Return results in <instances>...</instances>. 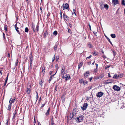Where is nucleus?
<instances>
[{
	"label": "nucleus",
	"instance_id": "nucleus-1",
	"mask_svg": "<svg viewBox=\"0 0 125 125\" xmlns=\"http://www.w3.org/2000/svg\"><path fill=\"white\" fill-rule=\"evenodd\" d=\"M84 117L82 115H81L79 116V117H77L75 118L77 122L79 123L80 122H82L83 120Z\"/></svg>",
	"mask_w": 125,
	"mask_h": 125
},
{
	"label": "nucleus",
	"instance_id": "nucleus-2",
	"mask_svg": "<svg viewBox=\"0 0 125 125\" xmlns=\"http://www.w3.org/2000/svg\"><path fill=\"white\" fill-rule=\"evenodd\" d=\"M61 74L63 76L64 74L66 73L65 72V68L64 65H63L62 67V70H61Z\"/></svg>",
	"mask_w": 125,
	"mask_h": 125
},
{
	"label": "nucleus",
	"instance_id": "nucleus-3",
	"mask_svg": "<svg viewBox=\"0 0 125 125\" xmlns=\"http://www.w3.org/2000/svg\"><path fill=\"white\" fill-rule=\"evenodd\" d=\"M88 104L87 103H85L83 104V106L81 107V108L82 110L84 111L86 110L87 108Z\"/></svg>",
	"mask_w": 125,
	"mask_h": 125
},
{
	"label": "nucleus",
	"instance_id": "nucleus-4",
	"mask_svg": "<svg viewBox=\"0 0 125 125\" xmlns=\"http://www.w3.org/2000/svg\"><path fill=\"white\" fill-rule=\"evenodd\" d=\"M113 88L115 91H118L120 90V88L116 85H114L113 86Z\"/></svg>",
	"mask_w": 125,
	"mask_h": 125
},
{
	"label": "nucleus",
	"instance_id": "nucleus-5",
	"mask_svg": "<svg viewBox=\"0 0 125 125\" xmlns=\"http://www.w3.org/2000/svg\"><path fill=\"white\" fill-rule=\"evenodd\" d=\"M100 8L102 10L104 9V2H100Z\"/></svg>",
	"mask_w": 125,
	"mask_h": 125
},
{
	"label": "nucleus",
	"instance_id": "nucleus-6",
	"mask_svg": "<svg viewBox=\"0 0 125 125\" xmlns=\"http://www.w3.org/2000/svg\"><path fill=\"white\" fill-rule=\"evenodd\" d=\"M16 100V98L14 97L13 99L11 98H10L9 101V103L10 104H12V103H14L15 101Z\"/></svg>",
	"mask_w": 125,
	"mask_h": 125
},
{
	"label": "nucleus",
	"instance_id": "nucleus-7",
	"mask_svg": "<svg viewBox=\"0 0 125 125\" xmlns=\"http://www.w3.org/2000/svg\"><path fill=\"white\" fill-rule=\"evenodd\" d=\"M104 93L102 92H98L96 94V96L98 97H100L102 96L103 95Z\"/></svg>",
	"mask_w": 125,
	"mask_h": 125
},
{
	"label": "nucleus",
	"instance_id": "nucleus-8",
	"mask_svg": "<svg viewBox=\"0 0 125 125\" xmlns=\"http://www.w3.org/2000/svg\"><path fill=\"white\" fill-rule=\"evenodd\" d=\"M112 4L114 5H115L118 4V0H112Z\"/></svg>",
	"mask_w": 125,
	"mask_h": 125
},
{
	"label": "nucleus",
	"instance_id": "nucleus-9",
	"mask_svg": "<svg viewBox=\"0 0 125 125\" xmlns=\"http://www.w3.org/2000/svg\"><path fill=\"white\" fill-rule=\"evenodd\" d=\"M63 17L65 20H66V21H67L69 20V17L67 16L65 14H63Z\"/></svg>",
	"mask_w": 125,
	"mask_h": 125
},
{
	"label": "nucleus",
	"instance_id": "nucleus-10",
	"mask_svg": "<svg viewBox=\"0 0 125 125\" xmlns=\"http://www.w3.org/2000/svg\"><path fill=\"white\" fill-rule=\"evenodd\" d=\"M70 78V76L68 74L66 75L64 77L66 81L69 80Z\"/></svg>",
	"mask_w": 125,
	"mask_h": 125
},
{
	"label": "nucleus",
	"instance_id": "nucleus-11",
	"mask_svg": "<svg viewBox=\"0 0 125 125\" xmlns=\"http://www.w3.org/2000/svg\"><path fill=\"white\" fill-rule=\"evenodd\" d=\"M17 24L18 25H20V23H17L15 25V29L16 30V31H17V32H18V33L19 34L20 33L19 32V30H18V28H18L17 26Z\"/></svg>",
	"mask_w": 125,
	"mask_h": 125
},
{
	"label": "nucleus",
	"instance_id": "nucleus-12",
	"mask_svg": "<svg viewBox=\"0 0 125 125\" xmlns=\"http://www.w3.org/2000/svg\"><path fill=\"white\" fill-rule=\"evenodd\" d=\"M50 107H49L48 108V110L45 113V115L46 116H47L49 115V113L50 112Z\"/></svg>",
	"mask_w": 125,
	"mask_h": 125
},
{
	"label": "nucleus",
	"instance_id": "nucleus-13",
	"mask_svg": "<svg viewBox=\"0 0 125 125\" xmlns=\"http://www.w3.org/2000/svg\"><path fill=\"white\" fill-rule=\"evenodd\" d=\"M89 75V72L88 71L87 72L84 74V76L85 77H87Z\"/></svg>",
	"mask_w": 125,
	"mask_h": 125
},
{
	"label": "nucleus",
	"instance_id": "nucleus-14",
	"mask_svg": "<svg viewBox=\"0 0 125 125\" xmlns=\"http://www.w3.org/2000/svg\"><path fill=\"white\" fill-rule=\"evenodd\" d=\"M88 83L87 81H86L84 80L83 83V85H85L86 84H88Z\"/></svg>",
	"mask_w": 125,
	"mask_h": 125
},
{
	"label": "nucleus",
	"instance_id": "nucleus-15",
	"mask_svg": "<svg viewBox=\"0 0 125 125\" xmlns=\"http://www.w3.org/2000/svg\"><path fill=\"white\" fill-rule=\"evenodd\" d=\"M30 59V62H32L33 60V56L32 55H31L29 57Z\"/></svg>",
	"mask_w": 125,
	"mask_h": 125
},
{
	"label": "nucleus",
	"instance_id": "nucleus-16",
	"mask_svg": "<svg viewBox=\"0 0 125 125\" xmlns=\"http://www.w3.org/2000/svg\"><path fill=\"white\" fill-rule=\"evenodd\" d=\"M30 86V87L29 88H27V90L26 91V92L28 94H30L31 92Z\"/></svg>",
	"mask_w": 125,
	"mask_h": 125
},
{
	"label": "nucleus",
	"instance_id": "nucleus-17",
	"mask_svg": "<svg viewBox=\"0 0 125 125\" xmlns=\"http://www.w3.org/2000/svg\"><path fill=\"white\" fill-rule=\"evenodd\" d=\"M11 104H10L8 105L7 109L8 110H10L11 109Z\"/></svg>",
	"mask_w": 125,
	"mask_h": 125
},
{
	"label": "nucleus",
	"instance_id": "nucleus-18",
	"mask_svg": "<svg viewBox=\"0 0 125 125\" xmlns=\"http://www.w3.org/2000/svg\"><path fill=\"white\" fill-rule=\"evenodd\" d=\"M104 7L106 9V10H107L109 8V6L107 4H106L104 5Z\"/></svg>",
	"mask_w": 125,
	"mask_h": 125
},
{
	"label": "nucleus",
	"instance_id": "nucleus-19",
	"mask_svg": "<svg viewBox=\"0 0 125 125\" xmlns=\"http://www.w3.org/2000/svg\"><path fill=\"white\" fill-rule=\"evenodd\" d=\"M72 114L74 116H75L76 114V111L75 110H73Z\"/></svg>",
	"mask_w": 125,
	"mask_h": 125
},
{
	"label": "nucleus",
	"instance_id": "nucleus-20",
	"mask_svg": "<svg viewBox=\"0 0 125 125\" xmlns=\"http://www.w3.org/2000/svg\"><path fill=\"white\" fill-rule=\"evenodd\" d=\"M119 77V76H117V74H115L114 75L113 78L115 79H117Z\"/></svg>",
	"mask_w": 125,
	"mask_h": 125
},
{
	"label": "nucleus",
	"instance_id": "nucleus-21",
	"mask_svg": "<svg viewBox=\"0 0 125 125\" xmlns=\"http://www.w3.org/2000/svg\"><path fill=\"white\" fill-rule=\"evenodd\" d=\"M69 7L68 4L67 3H66L65 5L64 8L66 9H67Z\"/></svg>",
	"mask_w": 125,
	"mask_h": 125
},
{
	"label": "nucleus",
	"instance_id": "nucleus-22",
	"mask_svg": "<svg viewBox=\"0 0 125 125\" xmlns=\"http://www.w3.org/2000/svg\"><path fill=\"white\" fill-rule=\"evenodd\" d=\"M104 76V75L103 74H102L99 76V77L98 78V79H101Z\"/></svg>",
	"mask_w": 125,
	"mask_h": 125
},
{
	"label": "nucleus",
	"instance_id": "nucleus-23",
	"mask_svg": "<svg viewBox=\"0 0 125 125\" xmlns=\"http://www.w3.org/2000/svg\"><path fill=\"white\" fill-rule=\"evenodd\" d=\"M111 36L112 38H115L116 36L114 34H111Z\"/></svg>",
	"mask_w": 125,
	"mask_h": 125
},
{
	"label": "nucleus",
	"instance_id": "nucleus-24",
	"mask_svg": "<svg viewBox=\"0 0 125 125\" xmlns=\"http://www.w3.org/2000/svg\"><path fill=\"white\" fill-rule=\"evenodd\" d=\"M83 64V63H82V62H81L78 65V69H80V68L82 66V65Z\"/></svg>",
	"mask_w": 125,
	"mask_h": 125
},
{
	"label": "nucleus",
	"instance_id": "nucleus-25",
	"mask_svg": "<svg viewBox=\"0 0 125 125\" xmlns=\"http://www.w3.org/2000/svg\"><path fill=\"white\" fill-rule=\"evenodd\" d=\"M39 84L41 85V87H42V85L43 84V82L42 80H41L39 81Z\"/></svg>",
	"mask_w": 125,
	"mask_h": 125
},
{
	"label": "nucleus",
	"instance_id": "nucleus-26",
	"mask_svg": "<svg viewBox=\"0 0 125 125\" xmlns=\"http://www.w3.org/2000/svg\"><path fill=\"white\" fill-rule=\"evenodd\" d=\"M112 81H110L108 82H107L106 81H104V83L105 84H109L111 82H112Z\"/></svg>",
	"mask_w": 125,
	"mask_h": 125
},
{
	"label": "nucleus",
	"instance_id": "nucleus-27",
	"mask_svg": "<svg viewBox=\"0 0 125 125\" xmlns=\"http://www.w3.org/2000/svg\"><path fill=\"white\" fill-rule=\"evenodd\" d=\"M84 80L83 79H79V82L81 83H83Z\"/></svg>",
	"mask_w": 125,
	"mask_h": 125
},
{
	"label": "nucleus",
	"instance_id": "nucleus-28",
	"mask_svg": "<svg viewBox=\"0 0 125 125\" xmlns=\"http://www.w3.org/2000/svg\"><path fill=\"white\" fill-rule=\"evenodd\" d=\"M53 33V34L54 35L56 36L57 35V31H55Z\"/></svg>",
	"mask_w": 125,
	"mask_h": 125
},
{
	"label": "nucleus",
	"instance_id": "nucleus-29",
	"mask_svg": "<svg viewBox=\"0 0 125 125\" xmlns=\"http://www.w3.org/2000/svg\"><path fill=\"white\" fill-rule=\"evenodd\" d=\"M25 31L26 32H27L28 31V29L27 27H26L25 28Z\"/></svg>",
	"mask_w": 125,
	"mask_h": 125
},
{
	"label": "nucleus",
	"instance_id": "nucleus-30",
	"mask_svg": "<svg viewBox=\"0 0 125 125\" xmlns=\"http://www.w3.org/2000/svg\"><path fill=\"white\" fill-rule=\"evenodd\" d=\"M4 30L6 31H7V25H4Z\"/></svg>",
	"mask_w": 125,
	"mask_h": 125
},
{
	"label": "nucleus",
	"instance_id": "nucleus-31",
	"mask_svg": "<svg viewBox=\"0 0 125 125\" xmlns=\"http://www.w3.org/2000/svg\"><path fill=\"white\" fill-rule=\"evenodd\" d=\"M51 121H52V125H54V121L53 119L52 118L51 119Z\"/></svg>",
	"mask_w": 125,
	"mask_h": 125
},
{
	"label": "nucleus",
	"instance_id": "nucleus-32",
	"mask_svg": "<svg viewBox=\"0 0 125 125\" xmlns=\"http://www.w3.org/2000/svg\"><path fill=\"white\" fill-rule=\"evenodd\" d=\"M125 1L124 0H122V1L121 2V4L122 5H125Z\"/></svg>",
	"mask_w": 125,
	"mask_h": 125
},
{
	"label": "nucleus",
	"instance_id": "nucleus-33",
	"mask_svg": "<svg viewBox=\"0 0 125 125\" xmlns=\"http://www.w3.org/2000/svg\"><path fill=\"white\" fill-rule=\"evenodd\" d=\"M74 116L72 115V114L71 113L70 115V117L71 118H72Z\"/></svg>",
	"mask_w": 125,
	"mask_h": 125
},
{
	"label": "nucleus",
	"instance_id": "nucleus-34",
	"mask_svg": "<svg viewBox=\"0 0 125 125\" xmlns=\"http://www.w3.org/2000/svg\"><path fill=\"white\" fill-rule=\"evenodd\" d=\"M36 29L37 31H39V26L38 25H37L36 26Z\"/></svg>",
	"mask_w": 125,
	"mask_h": 125
},
{
	"label": "nucleus",
	"instance_id": "nucleus-35",
	"mask_svg": "<svg viewBox=\"0 0 125 125\" xmlns=\"http://www.w3.org/2000/svg\"><path fill=\"white\" fill-rule=\"evenodd\" d=\"M47 34H47V31H45V33L44 34V37H46Z\"/></svg>",
	"mask_w": 125,
	"mask_h": 125
},
{
	"label": "nucleus",
	"instance_id": "nucleus-36",
	"mask_svg": "<svg viewBox=\"0 0 125 125\" xmlns=\"http://www.w3.org/2000/svg\"><path fill=\"white\" fill-rule=\"evenodd\" d=\"M68 32L70 33H71V31L68 28Z\"/></svg>",
	"mask_w": 125,
	"mask_h": 125
},
{
	"label": "nucleus",
	"instance_id": "nucleus-37",
	"mask_svg": "<svg viewBox=\"0 0 125 125\" xmlns=\"http://www.w3.org/2000/svg\"><path fill=\"white\" fill-rule=\"evenodd\" d=\"M55 67H56V69H57V71L58 70V69L59 68L58 65L57 64H56L55 65Z\"/></svg>",
	"mask_w": 125,
	"mask_h": 125
},
{
	"label": "nucleus",
	"instance_id": "nucleus-38",
	"mask_svg": "<svg viewBox=\"0 0 125 125\" xmlns=\"http://www.w3.org/2000/svg\"><path fill=\"white\" fill-rule=\"evenodd\" d=\"M32 27L33 28V31L34 32H35V30H34V28L35 27V25H34L32 24Z\"/></svg>",
	"mask_w": 125,
	"mask_h": 125
},
{
	"label": "nucleus",
	"instance_id": "nucleus-39",
	"mask_svg": "<svg viewBox=\"0 0 125 125\" xmlns=\"http://www.w3.org/2000/svg\"><path fill=\"white\" fill-rule=\"evenodd\" d=\"M92 88V87L91 86H89L88 88V90H90L91 88Z\"/></svg>",
	"mask_w": 125,
	"mask_h": 125
},
{
	"label": "nucleus",
	"instance_id": "nucleus-40",
	"mask_svg": "<svg viewBox=\"0 0 125 125\" xmlns=\"http://www.w3.org/2000/svg\"><path fill=\"white\" fill-rule=\"evenodd\" d=\"M57 46L56 45H55L54 46V50H57Z\"/></svg>",
	"mask_w": 125,
	"mask_h": 125
},
{
	"label": "nucleus",
	"instance_id": "nucleus-41",
	"mask_svg": "<svg viewBox=\"0 0 125 125\" xmlns=\"http://www.w3.org/2000/svg\"><path fill=\"white\" fill-rule=\"evenodd\" d=\"M30 67L32 68V62H30Z\"/></svg>",
	"mask_w": 125,
	"mask_h": 125
},
{
	"label": "nucleus",
	"instance_id": "nucleus-42",
	"mask_svg": "<svg viewBox=\"0 0 125 125\" xmlns=\"http://www.w3.org/2000/svg\"><path fill=\"white\" fill-rule=\"evenodd\" d=\"M3 38L4 39H5V35L4 33H3Z\"/></svg>",
	"mask_w": 125,
	"mask_h": 125
},
{
	"label": "nucleus",
	"instance_id": "nucleus-43",
	"mask_svg": "<svg viewBox=\"0 0 125 125\" xmlns=\"http://www.w3.org/2000/svg\"><path fill=\"white\" fill-rule=\"evenodd\" d=\"M45 103L43 104L42 105L41 108H42V107H43L45 105Z\"/></svg>",
	"mask_w": 125,
	"mask_h": 125
},
{
	"label": "nucleus",
	"instance_id": "nucleus-44",
	"mask_svg": "<svg viewBox=\"0 0 125 125\" xmlns=\"http://www.w3.org/2000/svg\"><path fill=\"white\" fill-rule=\"evenodd\" d=\"M55 74H53V75H51L50 77V78H51V79H52V78H53L54 75Z\"/></svg>",
	"mask_w": 125,
	"mask_h": 125
},
{
	"label": "nucleus",
	"instance_id": "nucleus-45",
	"mask_svg": "<svg viewBox=\"0 0 125 125\" xmlns=\"http://www.w3.org/2000/svg\"><path fill=\"white\" fill-rule=\"evenodd\" d=\"M55 55H54V57H53V59H52V62H53L54 61V60L55 59Z\"/></svg>",
	"mask_w": 125,
	"mask_h": 125
},
{
	"label": "nucleus",
	"instance_id": "nucleus-46",
	"mask_svg": "<svg viewBox=\"0 0 125 125\" xmlns=\"http://www.w3.org/2000/svg\"><path fill=\"white\" fill-rule=\"evenodd\" d=\"M6 121H7V122L6 123L5 125H8V120L7 119Z\"/></svg>",
	"mask_w": 125,
	"mask_h": 125
},
{
	"label": "nucleus",
	"instance_id": "nucleus-47",
	"mask_svg": "<svg viewBox=\"0 0 125 125\" xmlns=\"http://www.w3.org/2000/svg\"><path fill=\"white\" fill-rule=\"evenodd\" d=\"M89 48H92V46L91 44H89Z\"/></svg>",
	"mask_w": 125,
	"mask_h": 125
},
{
	"label": "nucleus",
	"instance_id": "nucleus-48",
	"mask_svg": "<svg viewBox=\"0 0 125 125\" xmlns=\"http://www.w3.org/2000/svg\"><path fill=\"white\" fill-rule=\"evenodd\" d=\"M110 67V66H106L105 67V69H107L109 67Z\"/></svg>",
	"mask_w": 125,
	"mask_h": 125
},
{
	"label": "nucleus",
	"instance_id": "nucleus-49",
	"mask_svg": "<svg viewBox=\"0 0 125 125\" xmlns=\"http://www.w3.org/2000/svg\"><path fill=\"white\" fill-rule=\"evenodd\" d=\"M75 12H76L75 10V9H73V12L76 15V13H75Z\"/></svg>",
	"mask_w": 125,
	"mask_h": 125
},
{
	"label": "nucleus",
	"instance_id": "nucleus-50",
	"mask_svg": "<svg viewBox=\"0 0 125 125\" xmlns=\"http://www.w3.org/2000/svg\"><path fill=\"white\" fill-rule=\"evenodd\" d=\"M60 17H61V18L62 19V12L61 11V12H60Z\"/></svg>",
	"mask_w": 125,
	"mask_h": 125
},
{
	"label": "nucleus",
	"instance_id": "nucleus-51",
	"mask_svg": "<svg viewBox=\"0 0 125 125\" xmlns=\"http://www.w3.org/2000/svg\"><path fill=\"white\" fill-rule=\"evenodd\" d=\"M45 67H42V72L43 73V71L45 70Z\"/></svg>",
	"mask_w": 125,
	"mask_h": 125
},
{
	"label": "nucleus",
	"instance_id": "nucleus-52",
	"mask_svg": "<svg viewBox=\"0 0 125 125\" xmlns=\"http://www.w3.org/2000/svg\"><path fill=\"white\" fill-rule=\"evenodd\" d=\"M92 56H91V55H90L89 57H87L86 58V59H89V58H90Z\"/></svg>",
	"mask_w": 125,
	"mask_h": 125
},
{
	"label": "nucleus",
	"instance_id": "nucleus-53",
	"mask_svg": "<svg viewBox=\"0 0 125 125\" xmlns=\"http://www.w3.org/2000/svg\"><path fill=\"white\" fill-rule=\"evenodd\" d=\"M118 76H119V77L120 78H122L123 77L122 75L121 74L119 75Z\"/></svg>",
	"mask_w": 125,
	"mask_h": 125
},
{
	"label": "nucleus",
	"instance_id": "nucleus-54",
	"mask_svg": "<svg viewBox=\"0 0 125 125\" xmlns=\"http://www.w3.org/2000/svg\"><path fill=\"white\" fill-rule=\"evenodd\" d=\"M59 58V57L58 56H57L56 57V61H57Z\"/></svg>",
	"mask_w": 125,
	"mask_h": 125
},
{
	"label": "nucleus",
	"instance_id": "nucleus-55",
	"mask_svg": "<svg viewBox=\"0 0 125 125\" xmlns=\"http://www.w3.org/2000/svg\"><path fill=\"white\" fill-rule=\"evenodd\" d=\"M69 26L70 28H71L72 26L71 24L69 23Z\"/></svg>",
	"mask_w": 125,
	"mask_h": 125
},
{
	"label": "nucleus",
	"instance_id": "nucleus-56",
	"mask_svg": "<svg viewBox=\"0 0 125 125\" xmlns=\"http://www.w3.org/2000/svg\"><path fill=\"white\" fill-rule=\"evenodd\" d=\"M38 95H36V101H37V100H38Z\"/></svg>",
	"mask_w": 125,
	"mask_h": 125
},
{
	"label": "nucleus",
	"instance_id": "nucleus-57",
	"mask_svg": "<svg viewBox=\"0 0 125 125\" xmlns=\"http://www.w3.org/2000/svg\"><path fill=\"white\" fill-rule=\"evenodd\" d=\"M93 32L94 35H96V32L95 31H93Z\"/></svg>",
	"mask_w": 125,
	"mask_h": 125
},
{
	"label": "nucleus",
	"instance_id": "nucleus-58",
	"mask_svg": "<svg viewBox=\"0 0 125 125\" xmlns=\"http://www.w3.org/2000/svg\"><path fill=\"white\" fill-rule=\"evenodd\" d=\"M51 79H51V78H50V79H49V80H48V82H49V83H50V81H51Z\"/></svg>",
	"mask_w": 125,
	"mask_h": 125
},
{
	"label": "nucleus",
	"instance_id": "nucleus-59",
	"mask_svg": "<svg viewBox=\"0 0 125 125\" xmlns=\"http://www.w3.org/2000/svg\"><path fill=\"white\" fill-rule=\"evenodd\" d=\"M89 26L90 30L91 31V26L89 24Z\"/></svg>",
	"mask_w": 125,
	"mask_h": 125
},
{
	"label": "nucleus",
	"instance_id": "nucleus-60",
	"mask_svg": "<svg viewBox=\"0 0 125 125\" xmlns=\"http://www.w3.org/2000/svg\"><path fill=\"white\" fill-rule=\"evenodd\" d=\"M92 77H91V78H90L89 79V80H90V82L91 81V80H92Z\"/></svg>",
	"mask_w": 125,
	"mask_h": 125
},
{
	"label": "nucleus",
	"instance_id": "nucleus-61",
	"mask_svg": "<svg viewBox=\"0 0 125 125\" xmlns=\"http://www.w3.org/2000/svg\"><path fill=\"white\" fill-rule=\"evenodd\" d=\"M112 52L114 54V55H115V52L113 51H112Z\"/></svg>",
	"mask_w": 125,
	"mask_h": 125
},
{
	"label": "nucleus",
	"instance_id": "nucleus-62",
	"mask_svg": "<svg viewBox=\"0 0 125 125\" xmlns=\"http://www.w3.org/2000/svg\"><path fill=\"white\" fill-rule=\"evenodd\" d=\"M41 97H40V98L38 100L39 102L41 101Z\"/></svg>",
	"mask_w": 125,
	"mask_h": 125
},
{
	"label": "nucleus",
	"instance_id": "nucleus-63",
	"mask_svg": "<svg viewBox=\"0 0 125 125\" xmlns=\"http://www.w3.org/2000/svg\"><path fill=\"white\" fill-rule=\"evenodd\" d=\"M52 73V71H50V73H49L51 75V74Z\"/></svg>",
	"mask_w": 125,
	"mask_h": 125
},
{
	"label": "nucleus",
	"instance_id": "nucleus-64",
	"mask_svg": "<svg viewBox=\"0 0 125 125\" xmlns=\"http://www.w3.org/2000/svg\"><path fill=\"white\" fill-rule=\"evenodd\" d=\"M6 83H6V82H5V83H4V86H5L6 85Z\"/></svg>",
	"mask_w": 125,
	"mask_h": 125
}]
</instances>
